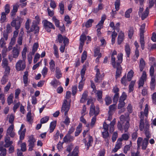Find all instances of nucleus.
<instances>
[{
  "instance_id": "f257e3e1",
  "label": "nucleus",
  "mask_w": 156,
  "mask_h": 156,
  "mask_svg": "<svg viewBox=\"0 0 156 156\" xmlns=\"http://www.w3.org/2000/svg\"><path fill=\"white\" fill-rule=\"evenodd\" d=\"M32 23L33 24L31 25L30 28H30L29 23V20H27L25 23V28L28 30L27 31V33H30V32L34 31V34L37 36L39 33V27L37 26L35 22H33Z\"/></svg>"
},
{
  "instance_id": "f03ea898",
  "label": "nucleus",
  "mask_w": 156,
  "mask_h": 156,
  "mask_svg": "<svg viewBox=\"0 0 156 156\" xmlns=\"http://www.w3.org/2000/svg\"><path fill=\"white\" fill-rule=\"evenodd\" d=\"M61 111L62 113L64 112V115L66 117V119L63 121V123L68 125V101L66 99L64 100L63 101Z\"/></svg>"
},
{
  "instance_id": "7ed1b4c3",
  "label": "nucleus",
  "mask_w": 156,
  "mask_h": 156,
  "mask_svg": "<svg viewBox=\"0 0 156 156\" xmlns=\"http://www.w3.org/2000/svg\"><path fill=\"white\" fill-rule=\"evenodd\" d=\"M137 149L141 147L143 150H145L149 144V142L146 139H143L141 137H139L137 140Z\"/></svg>"
},
{
  "instance_id": "20e7f679",
  "label": "nucleus",
  "mask_w": 156,
  "mask_h": 156,
  "mask_svg": "<svg viewBox=\"0 0 156 156\" xmlns=\"http://www.w3.org/2000/svg\"><path fill=\"white\" fill-rule=\"evenodd\" d=\"M23 20L21 17L17 16L12 21L11 23V26L15 27L16 30H18L20 28Z\"/></svg>"
},
{
  "instance_id": "39448f33",
  "label": "nucleus",
  "mask_w": 156,
  "mask_h": 156,
  "mask_svg": "<svg viewBox=\"0 0 156 156\" xmlns=\"http://www.w3.org/2000/svg\"><path fill=\"white\" fill-rule=\"evenodd\" d=\"M99 112V108L98 106L95 107L94 104L91 105L89 112V114L90 116L94 115V116L96 117L98 114Z\"/></svg>"
},
{
  "instance_id": "423d86ee",
  "label": "nucleus",
  "mask_w": 156,
  "mask_h": 156,
  "mask_svg": "<svg viewBox=\"0 0 156 156\" xmlns=\"http://www.w3.org/2000/svg\"><path fill=\"white\" fill-rule=\"evenodd\" d=\"M63 41L64 45H66L68 42V38L65 36H62L61 34H59L57 36V39L56 40V42L62 43Z\"/></svg>"
},
{
  "instance_id": "0eeeda50",
  "label": "nucleus",
  "mask_w": 156,
  "mask_h": 156,
  "mask_svg": "<svg viewBox=\"0 0 156 156\" xmlns=\"http://www.w3.org/2000/svg\"><path fill=\"white\" fill-rule=\"evenodd\" d=\"M145 127L144 129V130L145 131V134L146 137L144 138V139H146L147 140V141H149V139L151 137V134H150L149 131L150 125L148 121H147L146 119L145 120Z\"/></svg>"
},
{
  "instance_id": "6e6552de",
  "label": "nucleus",
  "mask_w": 156,
  "mask_h": 156,
  "mask_svg": "<svg viewBox=\"0 0 156 156\" xmlns=\"http://www.w3.org/2000/svg\"><path fill=\"white\" fill-rule=\"evenodd\" d=\"M25 67L26 65L25 62L22 61L21 60H19L16 64V69L18 71L23 70L25 69Z\"/></svg>"
},
{
  "instance_id": "1a4fd4ad",
  "label": "nucleus",
  "mask_w": 156,
  "mask_h": 156,
  "mask_svg": "<svg viewBox=\"0 0 156 156\" xmlns=\"http://www.w3.org/2000/svg\"><path fill=\"white\" fill-rule=\"evenodd\" d=\"M147 75L146 72L144 71L143 74L138 82L139 88H140L143 87L144 84V82L146 79Z\"/></svg>"
},
{
  "instance_id": "9d476101",
  "label": "nucleus",
  "mask_w": 156,
  "mask_h": 156,
  "mask_svg": "<svg viewBox=\"0 0 156 156\" xmlns=\"http://www.w3.org/2000/svg\"><path fill=\"white\" fill-rule=\"evenodd\" d=\"M140 122L139 123V129L140 131H142L144 128V125H145V120L146 119L147 121V119H145L144 120L145 121V124L144 122V113L141 112L140 113Z\"/></svg>"
},
{
  "instance_id": "9b49d317",
  "label": "nucleus",
  "mask_w": 156,
  "mask_h": 156,
  "mask_svg": "<svg viewBox=\"0 0 156 156\" xmlns=\"http://www.w3.org/2000/svg\"><path fill=\"white\" fill-rule=\"evenodd\" d=\"M29 142L28 146L29 147L28 150L32 151L33 150V148L34 146V143L36 142V140L32 135L29 136V140H28Z\"/></svg>"
},
{
  "instance_id": "f8f14e48",
  "label": "nucleus",
  "mask_w": 156,
  "mask_h": 156,
  "mask_svg": "<svg viewBox=\"0 0 156 156\" xmlns=\"http://www.w3.org/2000/svg\"><path fill=\"white\" fill-rule=\"evenodd\" d=\"M83 141L85 145L87 146V149L88 150L89 149V147L92 146L93 142V138L92 136L89 135H88V141L87 143V140L85 138L84 139Z\"/></svg>"
},
{
  "instance_id": "ddd939ff",
  "label": "nucleus",
  "mask_w": 156,
  "mask_h": 156,
  "mask_svg": "<svg viewBox=\"0 0 156 156\" xmlns=\"http://www.w3.org/2000/svg\"><path fill=\"white\" fill-rule=\"evenodd\" d=\"M14 125L12 124L8 128L6 132V136L9 135L11 137H13L15 135V133L13 131Z\"/></svg>"
},
{
  "instance_id": "4468645a",
  "label": "nucleus",
  "mask_w": 156,
  "mask_h": 156,
  "mask_svg": "<svg viewBox=\"0 0 156 156\" xmlns=\"http://www.w3.org/2000/svg\"><path fill=\"white\" fill-rule=\"evenodd\" d=\"M96 73L95 77L94 79V81L96 83L100 82L102 79V76L101 75L100 73L99 69L98 68H95Z\"/></svg>"
},
{
  "instance_id": "2eb2a0df",
  "label": "nucleus",
  "mask_w": 156,
  "mask_h": 156,
  "mask_svg": "<svg viewBox=\"0 0 156 156\" xmlns=\"http://www.w3.org/2000/svg\"><path fill=\"white\" fill-rule=\"evenodd\" d=\"M121 140V139H118L115 147L112 150V151L113 152L115 153L117 152L122 147V144Z\"/></svg>"
},
{
  "instance_id": "dca6fc26",
  "label": "nucleus",
  "mask_w": 156,
  "mask_h": 156,
  "mask_svg": "<svg viewBox=\"0 0 156 156\" xmlns=\"http://www.w3.org/2000/svg\"><path fill=\"white\" fill-rule=\"evenodd\" d=\"M18 45H16L15 47H13L12 51V54L13 57L16 58L18 57L19 54L20 50L17 48Z\"/></svg>"
},
{
  "instance_id": "f3484780",
  "label": "nucleus",
  "mask_w": 156,
  "mask_h": 156,
  "mask_svg": "<svg viewBox=\"0 0 156 156\" xmlns=\"http://www.w3.org/2000/svg\"><path fill=\"white\" fill-rule=\"evenodd\" d=\"M125 38L124 34L122 32H120L118 34L117 38V42L118 44H120L124 41Z\"/></svg>"
},
{
  "instance_id": "a211bd4d",
  "label": "nucleus",
  "mask_w": 156,
  "mask_h": 156,
  "mask_svg": "<svg viewBox=\"0 0 156 156\" xmlns=\"http://www.w3.org/2000/svg\"><path fill=\"white\" fill-rule=\"evenodd\" d=\"M116 67L115 68H116L115 78L116 79H117L119 77L121 74L122 68L120 65H116Z\"/></svg>"
},
{
  "instance_id": "6ab92c4d",
  "label": "nucleus",
  "mask_w": 156,
  "mask_h": 156,
  "mask_svg": "<svg viewBox=\"0 0 156 156\" xmlns=\"http://www.w3.org/2000/svg\"><path fill=\"white\" fill-rule=\"evenodd\" d=\"M19 7V5L17 4H16L13 5V9L10 13L11 16H13L16 15Z\"/></svg>"
},
{
  "instance_id": "aec40b11",
  "label": "nucleus",
  "mask_w": 156,
  "mask_h": 156,
  "mask_svg": "<svg viewBox=\"0 0 156 156\" xmlns=\"http://www.w3.org/2000/svg\"><path fill=\"white\" fill-rule=\"evenodd\" d=\"M10 138L8 136H6L5 138V144L4 146L5 147H9L12 144V141H10Z\"/></svg>"
},
{
  "instance_id": "412c9836",
  "label": "nucleus",
  "mask_w": 156,
  "mask_h": 156,
  "mask_svg": "<svg viewBox=\"0 0 156 156\" xmlns=\"http://www.w3.org/2000/svg\"><path fill=\"white\" fill-rule=\"evenodd\" d=\"M44 27H52L53 29H55V27L54 25L51 23L45 20L43 22Z\"/></svg>"
},
{
  "instance_id": "4be33fe9",
  "label": "nucleus",
  "mask_w": 156,
  "mask_h": 156,
  "mask_svg": "<svg viewBox=\"0 0 156 156\" xmlns=\"http://www.w3.org/2000/svg\"><path fill=\"white\" fill-rule=\"evenodd\" d=\"M57 124L56 121H54L50 123L49 129L50 132L51 133L55 129Z\"/></svg>"
},
{
  "instance_id": "5701e85b",
  "label": "nucleus",
  "mask_w": 156,
  "mask_h": 156,
  "mask_svg": "<svg viewBox=\"0 0 156 156\" xmlns=\"http://www.w3.org/2000/svg\"><path fill=\"white\" fill-rule=\"evenodd\" d=\"M102 91L100 90L97 91L96 93L97 96L98 97L97 99L98 101L101 103L103 102V100L102 98Z\"/></svg>"
},
{
  "instance_id": "b1692460",
  "label": "nucleus",
  "mask_w": 156,
  "mask_h": 156,
  "mask_svg": "<svg viewBox=\"0 0 156 156\" xmlns=\"http://www.w3.org/2000/svg\"><path fill=\"white\" fill-rule=\"evenodd\" d=\"M125 50L127 57H129L130 53V49L129 44H126L125 46Z\"/></svg>"
},
{
  "instance_id": "393cba45",
  "label": "nucleus",
  "mask_w": 156,
  "mask_h": 156,
  "mask_svg": "<svg viewBox=\"0 0 156 156\" xmlns=\"http://www.w3.org/2000/svg\"><path fill=\"white\" fill-rule=\"evenodd\" d=\"M145 62L143 58H141L140 60L139 68L140 72L143 71L145 67Z\"/></svg>"
},
{
  "instance_id": "a878e982",
  "label": "nucleus",
  "mask_w": 156,
  "mask_h": 156,
  "mask_svg": "<svg viewBox=\"0 0 156 156\" xmlns=\"http://www.w3.org/2000/svg\"><path fill=\"white\" fill-rule=\"evenodd\" d=\"M109 111L108 112V114H112L113 112L115 111L116 109V103L110 105L109 106Z\"/></svg>"
},
{
  "instance_id": "bb28decb",
  "label": "nucleus",
  "mask_w": 156,
  "mask_h": 156,
  "mask_svg": "<svg viewBox=\"0 0 156 156\" xmlns=\"http://www.w3.org/2000/svg\"><path fill=\"white\" fill-rule=\"evenodd\" d=\"M82 124L80 123L76 128V131L75 133V136H78L82 131Z\"/></svg>"
},
{
  "instance_id": "cd10ccee",
  "label": "nucleus",
  "mask_w": 156,
  "mask_h": 156,
  "mask_svg": "<svg viewBox=\"0 0 156 156\" xmlns=\"http://www.w3.org/2000/svg\"><path fill=\"white\" fill-rule=\"evenodd\" d=\"M115 123V119H114L111 122L109 125V131L111 133L113 132L114 129V125Z\"/></svg>"
},
{
  "instance_id": "c85d7f7f",
  "label": "nucleus",
  "mask_w": 156,
  "mask_h": 156,
  "mask_svg": "<svg viewBox=\"0 0 156 156\" xmlns=\"http://www.w3.org/2000/svg\"><path fill=\"white\" fill-rule=\"evenodd\" d=\"M87 91H85L83 93L82 97L80 100V102L83 103L86 101L87 97Z\"/></svg>"
},
{
  "instance_id": "c756f323",
  "label": "nucleus",
  "mask_w": 156,
  "mask_h": 156,
  "mask_svg": "<svg viewBox=\"0 0 156 156\" xmlns=\"http://www.w3.org/2000/svg\"><path fill=\"white\" fill-rule=\"evenodd\" d=\"M56 77L58 79H59L62 76V74L60 69L58 67L56 68Z\"/></svg>"
},
{
  "instance_id": "7c9ffc66",
  "label": "nucleus",
  "mask_w": 156,
  "mask_h": 156,
  "mask_svg": "<svg viewBox=\"0 0 156 156\" xmlns=\"http://www.w3.org/2000/svg\"><path fill=\"white\" fill-rule=\"evenodd\" d=\"M28 72L27 71H26L24 72V74L23 75V83L25 84V86H27L28 83Z\"/></svg>"
},
{
  "instance_id": "2f4dec72",
  "label": "nucleus",
  "mask_w": 156,
  "mask_h": 156,
  "mask_svg": "<svg viewBox=\"0 0 156 156\" xmlns=\"http://www.w3.org/2000/svg\"><path fill=\"white\" fill-rule=\"evenodd\" d=\"M123 54L120 53L118 54L117 56L118 60L116 62V65H120L122 61Z\"/></svg>"
},
{
  "instance_id": "473e14b6",
  "label": "nucleus",
  "mask_w": 156,
  "mask_h": 156,
  "mask_svg": "<svg viewBox=\"0 0 156 156\" xmlns=\"http://www.w3.org/2000/svg\"><path fill=\"white\" fill-rule=\"evenodd\" d=\"M26 129H24L23 130L20 132L19 134L20 135V140L18 142V144L19 142L21 143L22 142L21 140H23L25 135Z\"/></svg>"
},
{
  "instance_id": "72a5a7b5",
  "label": "nucleus",
  "mask_w": 156,
  "mask_h": 156,
  "mask_svg": "<svg viewBox=\"0 0 156 156\" xmlns=\"http://www.w3.org/2000/svg\"><path fill=\"white\" fill-rule=\"evenodd\" d=\"M94 20L92 19H89L85 23V26L86 28H89L92 26V23Z\"/></svg>"
},
{
  "instance_id": "f704fd0d",
  "label": "nucleus",
  "mask_w": 156,
  "mask_h": 156,
  "mask_svg": "<svg viewBox=\"0 0 156 156\" xmlns=\"http://www.w3.org/2000/svg\"><path fill=\"white\" fill-rule=\"evenodd\" d=\"M149 12V9L148 7H147L144 11V12L142 14L141 16V19L142 20L145 19L148 16Z\"/></svg>"
},
{
  "instance_id": "c9c22d12",
  "label": "nucleus",
  "mask_w": 156,
  "mask_h": 156,
  "mask_svg": "<svg viewBox=\"0 0 156 156\" xmlns=\"http://www.w3.org/2000/svg\"><path fill=\"white\" fill-rule=\"evenodd\" d=\"M140 44L142 50H144V48L145 42L144 41V36H140Z\"/></svg>"
},
{
  "instance_id": "e433bc0d",
  "label": "nucleus",
  "mask_w": 156,
  "mask_h": 156,
  "mask_svg": "<svg viewBox=\"0 0 156 156\" xmlns=\"http://www.w3.org/2000/svg\"><path fill=\"white\" fill-rule=\"evenodd\" d=\"M38 46L39 45L37 43H36L34 44L32 49V51L31 52H30V53H32V55L34 54L35 52L37 51Z\"/></svg>"
},
{
  "instance_id": "4c0bfd02",
  "label": "nucleus",
  "mask_w": 156,
  "mask_h": 156,
  "mask_svg": "<svg viewBox=\"0 0 156 156\" xmlns=\"http://www.w3.org/2000/svg\"><path fill=\"white\" fill-rule=\"evenodd\" d=\"M132 146V142L130 141V144L129 145L125 146L123 148L124 152L125 154L127 153V151H129L130 147Z\"/></svg>"
},
{
  "instance_id": "58836bf2",
  "label": "nucleus",
  "mask_w": 156,
  "mask_h": 156,
  "mask_svg": "<svg viewBox=\"0 0 156 156\" xmlns=\"http://www.w3.org/2000/svg\"><path fill=\"white\" fill-rule=\"evenodd\" d=\"M27 121L29 122H31L33 119V117L32 116L31 111H29L27 115Z\"/></svg>"
},
{
  "instance_id": "ea45409f",
  "label": "nucleus",
  "mask_w": 156,
  "mask_h": 156,
  "mask_svg": "<svg viewBox=\"0 0 156 156\" xmlns=\"http://www.w3.org/2000/svg\"><path fill=\"white\" fill-rule=\"evenodd\" d=\"M100 49L98 48H96L94 50V56L96 57L97 56L99 57H101L102 55L100 52Z\"/></svg>"
},
{
  "instance_id": "a19ab883",
  "label": "nucleus",
  "mask_w": 156,
  "mask_h": 156,
  "mask_svg": "<svg viewBox=\"0 0 156 156\" xmlns=\"http://www.w3.org/2000/svg\"><path fill=\"white\" fill-rule=\"evenodd\" d=\"M86 39V36L84 34H82L80 37V44L84 45V42Z\"/></svg>"
},
{
  "instance_id": "79ce46f5",
  "label": "nucleus",
  "mask_w": 156,
  "mask_h": 156,
  "mask_svg": "<svg viewBox=\"0 0 156 156\" xmlns=\"http://www.w3.org/2000/svg\"><path fill=\"white\" fill-rule=\"evenodd\" d=\"M78 147L77 146H76L74 149L73 151L72 152L71 154L70 155H69V156H78Z\"/></svg>"
},
{
  "instance_id": "37998d69",
  "label": "nucleus",
  "mask_w": 156,
  "mask_h": 156,
  "mask_svg": "<svg viewBox=\"0 0 156 156\" xmlns=\"http://www.w3.org/2000/svg\"><path fill=\"white\" fill-rule=\"evenodd\" d=\"M133 74L134 72L132 70L128 73L127 76L128 81H130L131 80L133 76Z\"/></svg>"
},
{
  "instance_id": "c03bdc74",
  "label": "nucleus",
  "mask_w": 156,
  "mask_h": 156,
  "mask_svg": "<svg viewBox=\"0 0 156 156\" xmlns=\"http://www.w3.org/2000/svg\"><path fill=\"white\" fill-rule=\"evenodd\" d=\"M85 79H81L79 83L78 88L80 91H82L83 89Z\"/></svg>"
},
{
  "instance_id": "a18cd8bd",
  "label": "nucleus",
  "mask_w": 156,
  "mask_h": 156,
  "mask_svg": "<svg viewBox=\"0 0 156 156\" xmlns=\"http://www.w3.org/2000/svg\"><path fill=\"white\" fill-rule=\"evenodd\" d=\"M129 138V136L128 134L124 133L122 135L121 137L119 138L118 139H121V141H122L123 140H128Z\"/></svg>"
},
{
  "instance_id": "49530a36",
  "label": "nucleus",
  "mask_w": 156,
  "mask_h": 156,
  "mask_svg": "<svg viewBox=\"0 0 156 156\" xmlns=\"http://www.w3.org/2000/svg\"><path fill=\"white\" fill-rule=\"evenodd\" d=\"M132 12V9L130 8L127 9L125 12V16L126 18H129L130 17V13Z\"/></svg>"
},
{
  "instance_id": "de8ad7c7",
  "label": "nucleus",
  "mask_w": 156,
  "mask_h": 156,
  "mask_svg": "<svg viewBox=\"0 0 156 156\" xmlns=\"http://www.w3.org/2000/svg\"><path fill=\"white\" fill-rule=\"evenodd\" d=\"M51 85L54 87H56L58 85L60 84V82L59 81L55 79L53 80L51 82Z\"/></svg>"
},
{
  "instance_id": "09e8293b",
  "label": "nucleus",
  "mask_w": 156,
  "mask_h": 156,
  "mask_svg": "<svg viewBox=\"0 0 156 156\" xmlns=\"http://www.w3.org/2000/svg\"><path fill=\"white\" fill-rule=\"evenodd\" d=\"M145 27V24H143L140 29V36H144V30Z\"/></svg>"
},
{
  "instance_id": "8fccbe9b",
  "label": "nucleus",
  "mask_w": 156,
  "mask_h": 156,
  "mask_svg": "<svg viewBox=\"0 0 156 156\" xmlns=\"http://www.w3.org/2000/svg\"><path fill=\"white\" fill-rule=\"evenodd\" d=\"M105 101L106 105H108L111 104L112 102L111 98L108 96H106L105 98Z\"/></svg>"
},
{
  "instance_id": "3c124183",
  "label": "nucleus",
  "mask_w": 156,
  "mask_h": 156,
  "mask_svg": "<svg viewBox=\"0 0 156 156\" xmlns=\"http://www.w3.org/2000/svg\"><path fill=\"white\" fill-rule=\"evenodd\" d=\"M101 133L103 138L106 139H108L109 137L108 131L101 130Z\"/></svg>"
},
{
  "instance_id": "603ef678",
  "label": "nucleus",
  "mask_w": 156,
  "mask_h": 156,
  "mask_svg": "<svg viewBox=\"0 0 156 156\" xmlns=\"http://www.w3.org/2000/svg\"><path fill=\"white\" fill-rule=\"evenodd\" d=\"M127 81L128 80L127 79V80L126 79V76L125 75L121 79V82L122 84L126 86L127 84Z\"/></svg>"
},
{
  "instance_id": "864d4df0",
  "label": "nucleus",
  "mask_w": 156,
  "mask_h": 156,
  "mask_svg": "<svg viewBox=\"0 0 156 156\" xmlns=\"http://www.w3.org/2000/svg\"><path fill=\"white\" fill-rule=\"evenodd\" d=\"M87 57V52L85 51H84L81 56V62L82 63H83L85 60L86 59Z\"/></svg>"
},
{
  "instance_id": "5fc2aeb1",
  "label": "nucleus",
  "mask_w": 156,
  "mask_h": 156,
  "mask_svg": "<svg viewBox=\"0 0 156 156\" xmlns=\"http://www.w3.org/2000/svg\"><path fill=\"white\" fill-rule=\"evenodd\" d=\"M0 151L1 153L0 154L1 156H5L6 154V150L5 148H3L2 147H0Z\"/></svg>"
},
{
  "instance_id": "6e6d98bb",
  "label": "nucleus",
  "mask_w": 156,
  "mask_h": 156,
  "mask_svg": "<svg viewBox=\"0 0 156 156\" xmlns=\"http://www.w3.org/2000/svg\"><path fill=\"white\" fill-rule=\"evenodd\" d=\"M59 6L60 9V14L62 15L63 14L64 12V5L62 2L59 3Z\"/></svg>"
},
{
  "instance_id": "4d7b16f0",
  "label": "nucleus",
  "mask_w": 156,
  "mask_h": 156,
  "mask_svg": "<svg viewBox=\"0 0 156 156\" xmlns=\"http://www.w3.org/2000/svg\"><path fill=\"white\" fill-rule=\"evenodd\" d=\"M124 123H125V125L123 126V129H124L125 132H126L130 126L129 120L126 121Z\"/></svg>"
},
{
  "instance_id": "13d9d810",
  "label": "nucleus",
  "mask_w": 156,
  "mask_h": 156,
  "mask_svg": "<svg viewBox=\"0 0 156 156\" xmlns=\"http://www.w3.org/2000/svg\"><path fill=\"white\" fill-rule=\"evenodd\" d=\"M52 19L54 22L55 26L57 27H59V20L56 19V17L55 16H53Z\"/></svg>"
},
{
  "instance_id": "bf43d9fd",
  "label": "nucleus",
  "mask_w": 156,
  "mask_h": 156,
  "mask_svg": "<svg viewBox=\"0 0 156 156\" xmlns=\"http://www.w3.org/2000/svg\"><path fill=\"white\" fill-rule=\"evenodd\" d=\"M6 14L4 12L2 13L1 18V21L2 23L4 22L6 20Z\"/></svg>"
},
{
  "instance_id": "052dcab7",
  "label": "nucleus",
  "mask_w": 156,
  "mask_h": 156,
  "mask_svg": "<svg viewBox=\"0 0 156 156\" xmlns=\"http://www.w3.org/2000/svg\"><path fill=\"white\" fill-rule=\"evenodd\" d=\"M49 64L51 70L52 71H54L55 70L54 67H55L54 61L53 60H51L49 62Z\"/></svg>"
},
{
  "instance_id": "680f3d73",
  "label": "nucleus",
  "mask_w": 156,
  "mask_h": 156,
  "mask_svg": "<svg viewBox=\"0 0 156 156\" xmlns=\"http://www.w3.org/2000/svg\"><path fill=\"white\" fill-rule=\"evenodd\" d=\"M135 83V82L133 81H131L129 86V92H131L133 90V87Z\"/></svg>"
},
{
  "instance_id": "e2e57ef3",
  "label": "nucleus",
  "mask_w": 156,
  "mask_h": 156,
  "mask_svg": "<svg viewBox=\"0 0 156 156\" xmlns=\"http://www.w3.org/2000/svg\"><path fill=\"white\" fill-rule=\"evenodd\" d=\"M96 121V118L95 116L93 117L91 120L90 124L91 128H92L94 126L95 124Z\"/></svg>"
},
{
  "instance_id": "0e129e2a",
  "label": "nucleus",
  "mask_w": 156,
  "mask_h": 156,
  "mask_svg": "<svg viewBox=\"0 0 156 156\" xmlns=\"http://www.w3.org/2000/svg\"><path fill=\"white\" fill-rule=\"evenodd\" d=\"M115 58L114 56L111 55V63L112 65V66L114 68H115L116 67V63L115 61Z\"/></svg>"
},
{
  "instance_id": "69168bd1",
  "label": "nucleus",
  "mask_w": 156,
  "mask_h": 156,
  "mask_svg": "<svg viewBox=\"0 0 156 156\" xmlns=\"http://www.w3.org/2000/svg\"><path fill=\"white\" fill-rule=\"evenodd\" d=\"M115 5L116 11H118L119 9L120 0H116L115 2Z\"/></svg>"
},
{
  "instance_id": "338daca9",
  "label": "nucleus",
  "mask_w": 156,
  "mask_h": 156,
  "mask_svg": "<svg viewBox=\"0 0 156 156\" xmlns=\"http://www.w3.org/2000/svg\"><path fill=\"white\" fill-rule=\"evenodd\" d=\"M134 31L133 28H130L128 30V35L130 39H131L133 34Z\"/></svg>"
},
{
  "instance_id": "774afa93",
  "label": "nucleus",
  "mask_w": 156,
  "mask_h": 156,
  "mask_svg": "<svg viewBox=\"0 0 156 156\" xmlns=\"http://www.w3.org/2000/svg\"><path fill=\"white\" fill-rule=\"evenodd\" d=\"M8 77L6 75H5L2 78L1 82L2 84L4 85L7 82Z\"/></svg>"
}]
</instances>
